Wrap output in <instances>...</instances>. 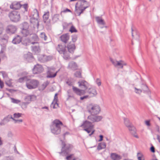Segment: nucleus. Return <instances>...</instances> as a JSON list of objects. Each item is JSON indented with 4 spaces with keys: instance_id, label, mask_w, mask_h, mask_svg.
I'll return each instance as SVG.
<instances>
[{
    "instance_id": "obj_47",
    "label": "nucleus",
    "mask_w": 160,
    "mask_h": 160,
    "mask_svg": "<svg viewBox=\"0 0 160 160\" xmlns=\"http://www.w3.org/2000/svg\"><path fill=\"white\" fill-rule=\"evenodd\" d=\"M10 119L12 120V116L11 115H8L7 117L4 118V120L6 122H9Z\"/></svg>"
},
{
    "instance_id": "obj_12",
    "label": "nucleus",
    "mask_w": 160,
    "mask_h": 160,
    "mask_svg": "<svg viewBox=\"0 0 160 160\" xmlns=\"http://www.w3.org/2000/svg\"><path fill=\"white\" fill-rule=\"evenodd\" d=\"M134 92L137 94L140 95L142 92H145L148 89V87L145 84H141L140 88L137 87H134Z\"/></svg>"
},
{
    "instance_id": "obj_43",
    "label": "nucleus",
    "mask_w": 160,
    "mask_h": 160,
    "mask_svg": "<svg viewBox=\"0 0 160 160\" xmlns=\"http://www.w3.org/2000/svg\"><path fill=\"white\" fill-rule=\"evenodd\" d=\"M124 123L126 126L127 127L130 126L131 125V123L129 122V120L127 118H124Z\"/></svg>"
},
{
    "instance_id": "obj_44",
    "label": "nucleus",
    "mask_w": 160,
    "mask_h": 160,
    "mask_svg": "<svg viewBox=\"0 0 160 160\" xmlns=\"http://www.w3.org/2000/svg\"><path fill=\"white\" fill-rule=\"evenodd\" d=\"M40 37L45 41H46L47 39V37L46 36L45 33L44 32H41L40 35Z\"/></svg>"
},
{
    "instance_id": "obj_55",
    "label": "nucleus",
    "mask_w": 160,
    "mask_h": 160,
    "mask_svg": "<svg viewBox=\"0 0 160 160\" xmlns=\"http://www.w3.org/2000/svg\"><path fill=\"white\" fill-rule=\"evenodd\" d=\"M13 136V134L10 131L8 132L7 134V136L9 138H12Z\"/></svg>"
},
{
    "instance_id": "obj_15",
    "label": "nucleus",
    "mask_w": 160,
    "mask_h": 160,
    "mask_svg": "<svg viewBox=\"0 0 160 160\" xmlns=\"http://www.w3.org/2000/svg\"><path fill=\"white\" fill-rule=\"evenodd\" d=\"M94 115H90L88 116V119L93 122H98L101 121L102 118L100 116H94Z\"/></svg>"
},
{
    "instance_id": "obj_33",
    "label": "nucleus",
    "mask_w": 160,
    "mask_h": 160,
    "mask_svg": "<svg viewBox=\"0 0 160 160\" xmlns=\"http://www.w3.org/2000/svg\"><path fill=\"white\" fill-rule=\"evenodd\" d=\"M31 41L30 38L29 39L26 37L22 38V43L23 44L27 45Z\"/></svg>"
},
{
    "instance_id": "obj_45",
    "label": "nucleus",
    "mask_w": 160,
    "mask_h": 160,
    "mask_svg": "<svg viewBox=\"0 0 160 160\" xmlns=\"http://www.w3.org/2000/svg\"><path fill=\"white\" fill-rule=\"evenodd\" d=\"M22 29L28 30L29 26L28 23L27 22H24L22 24Z\"/></svg>"
},
{
    "instance_id": "obj_36",
    "label": "nucleus",
    "mask_w": 160,
    "mask_h": 160,
    "mask_svg": "<svg viewBox=\"0 0 160 160\" xmlns=\"http://www.w3.org/2000/svg\"><path fill=\"white\" fill-rule=\"evenodd\" d=\"M32 17L38 18V12L37 9H33V11L32 13Z\"/></svg>"
},
{
    "instance_id": "obj_3",
    "label": "nucleus",
    "mask_w": 160,
    "mask_h": 160,
    "mask_svg": "<svg viewBox=\"0 0 160 160\" xmlns=\"http://www.w3.org/2000/svg\"><path fill=\"white\" fill-rule=\"evenodd\" d=\"M63 125L62 122L58 119H55L52 122L50 126L51 132L54 134H59L61 131V127Z\"/></svg>"
},
{
    "instance_id": "obj_39",
    "label": "nucleus",
    "mask_w": 160,
    "mask_h": 160,
    "mask_svg": "<svg viewBox=\"0 0 160 160\" xmlns=\"http://www.w3.org/2000/svg\"><path fill=\"white\" fill-rule=\"evenodd\" d=\"M67 92L68 93V99L70 98H74L73 93L71 90H68Z\"/></svg>"
},
{
    "instance_id": "obj_46",
    "label": "nucleus",
    "mask_w": 160,
    "mask_h": 160,
    "mask_svg": "<svg viewBox=\"0 0 160 160\" xmlns=\"http://www.w3.org/2000/svg\"><path fill=\"white\" fill-rule=\"evenodd\" d=\"M10 98L11 102L14 103L18 104L21 102V101L18 99H15L12 98Z\"/></svg>"
},
{
    "instance_id": "obj_35",
    "label": "nucleus",
    "mask_w": 160,
    "mask_h": 160,
    "mask_svg": "<svg viewBox=\"0 0 160 160\" xmlns=\"http://www.w3.org/2000/svg\"><path fill=\"white\" fill-rule=\"evenodd\" d=\"M106 147V143L104 142L100 143L98 144L97 149L98 150H100L102 149L105 148Z\"/></svg>"
},
{
    "instance_id": "obj_7",
    "label": "nucleus",
    "mask_w": 160,
    "mask_h": 160,
    "mask_svg": "<svg viewBox=\"0 0 160 160\" xmlns=\"http://www.w3.org/2000/svg\"><path fill=\"white\" fill-rule=\"evenodd\" d=\"M80 127L83 128L84 130L89 133L91 132L92 129L94 128V125L90 122L86 121L80 126Z\"/></svg>"
},
{
    "instance_id": "obj_48",
    "label": "nucleus",
    "mask_w": 160,
    "mask_h": 160,
    "mask_svg": "<svg viewBox=\"0 0 160 160\" xmlns=\"http://www.w3.org/2000/svg\"><path fill=\"white\" fill-rule=\"evenodd\" d=\"M27 79H28L27 77H24L20 78L18 79V82H22L23 81H26H26Z\"/></svg>"
},
{
    "instance_id": "obj_25",
    "label": "nucleus",
    "mask_w": 160,
    "mask_h": 160,
    "mask_svg": "<svg viewBox=\"0 0 160 160\" xmlns=\"http://www.w3.org/2000/svg\"><path fill=\"white\" fill-rule=\"evenodd\" d=\"M61 40L65 43H66L69 39V36L68 33L61 35L60 37Z\"/></svg>"
},
{
    "instance_id": "obj_20",
    "label": "nucleus",
    "mask_w": 160,
    "mask_h": 160,
    "mask_svg": "<svg viewBox=\"0 0 160 160\" xmlns=\"http://www.w3.org/2000/svg\"><path fill=\"white\" fill-rule=\"evenodd\" d=\"M86 91L88 94L92 97L96 96L97 94L96 89L92 87L91 85Z\"/></svg>"
},
{
    "instance_id": "obj_60",
    "label": "nucleus",
    "mask_w": 160,
    "mask_h": 160,
    "mask_svg": "<svg viewBox=\"0 0 160 160\" xmlns=\"http://www.w3.org/2000/svg\"><path fill=\"white\" fill-rule=\"evenodd\" d=\"M150 122L149 120H146L145 121V123L147 126H149L150 125Z\"/></svg>"
},
{
    "instance_id": "obj_57",
    "label": "nucleus",
    "mask_w": 160,
    "mask_h": 160,
    "mask_svg": "<svg viewBox=\"0 0 160 160\" xmlns=\"http://www.w3.org/2000/svg\"><path fill=\"white\" fill-rule=\"evenodd\" d=\"M88 95L84 96L83 97H82L80 98V99L81 100H83L84 99L88 98Z\"/></svg>"
},
{
    "instance_id": "obj_11",
    "label": "nucleus",
    "mask_w": 160,
    "mask_h": 160,
    "mask_svg": "<svg viewBox=\"0 0 160 160\" xmlns=\"http://www.w3.org/2000/svg\"><path fill=\"white\" fill-rule=\"evenodd\" d=\"M110 61L115 67L119 68H122L124 66L127 65L126 63L123 60H121L118 61L110 59Z\"/></svg>"
},
{
    "instance_id": "obj_9",
    "label": "nucleus",
    "mask_w": 160,
    "mask_h": 160,
    "mask_svg": "<svg viewBox=\"0 0 160 160\" xmlns=\"http://www.w3.org/2000/svg\"><path fill=\"white\" fill-rule=\"evenodd\" d=\"M36 99V97L34 95H30L26 96L24 98L25 102L22 103L21 106L22 108H26L27 105L30 103L32 101H34Z\"/></svg>"
},
{
    "instance_id": "obj_49",
    "label": "nucleus",
    "mask_w": 160,
    "mask_h": 160,
    "mask_svg": "<svg viewBox=\"0 0 160 160\" xmlns=\"http://www.w3.org/2000/svg\"><path fill=\"white\" fill-rule=\"evenodd\" d=\"M48 83L47 82H44L42 85L41 87V89L42 90H44L48 85Z\"/></svg>"
},
{
    "instance_id": "obj_31",
    "label": "nucleus",
    "mask_w": 160,
    "mask_h": 160,
    "mask_svg": "<svg viewBox=\"0 0 160 160\" xmlns=\"http://www.w3.org/2000/svg\"><path fill=\"white\" fill-rule=\"evenodd\" d=\"M96 21L100 25H104L105 24L103 20L102 17H95Z\"/></svg>"
},
{
    "instance_id": "obj_22",
    "label": "nucleus",
    "mask_w": 160,
    "mask_h": 160,
    "mask_svg": "<svg viewBox=\"0 0 160 160\" xmlns=\"http://www.w3.org/2000/svg\"><path fill=\"white\" fill-rule=\"evenodd\" d=\"M67 68L72 70H75L78 69V66L75 62L72 61L69 63Z\"/></svg>"
},
{
    "instance_id": "obj_32",
    "label": "nucleus",
    "mask_w": 160,
    "mask_h": 160,
    "mask_svg": "<svg viewBox=\"0 0 160 160\" xmlns=\"http://www.w3.org/2000/svg\"><path fill=\"white\" fill-rule=\"evenodd\" d=\"M60 15L58 14H55L52 16V21L53 23L59 21Z\"/></svg>"
},
{
    "instance_id": "obj_30",
    "label": "nucleus",
    "mask_w": 160,
    "mask_h": 160,
    "mask_svg": "<svg viewBox=\"0 0 160 160\" xmlns=\"http://www.w3.org/2000/svg\"><path fill=\"white\" fill-rule=\"evenodd\" d=\"M22 41L21 37L19 35H17L13 39L12 42L14 44H17L19 43Z\"/></svg>"
},
{
    "instance_id": "obj_56",
    "label": "nucleus",
    "mask_w": 160,
    "mask_h": 160,
    "mask_svg": "<svg viewBox=\"0 0 160 160\" xmlns=\"http://www.w3.org/2000/svg\"><path fill=\"white\" fill-rule=\"evenodd\" d=\"M7 122L5 121V120H4V118L2 120L1 122H0V125L1 126L3 125H5Z\"/></svg>"
},
{
    "instance_id": "obj_64",
    "label": "nucleus",
    "mask_w": 160,
    "mask_h": 160,
    "mask_svg": "<svg viewBox=\"0 0 160 160\" xmlns=\"http://www.w3.org/2000/svg\"><path fill=\"white\" fill-rule=\"evenodd\" d=\"M99 137H100V138L99 140L98 141L101 142L102 140L103 136V135H101L99 136Z\"/></svg>"
},
{
    "instance_id": "obj_51",
    "label": "nucleus",
    "mask_w": 160,
    "mask_h": 160,
    "mask_svg": "<svg viewBox=\"0 0 160 160\" xmlns=\"http://www.w3.org/2000/svg\"><path fill=\"white\" fill-rule=\"evenodd\" d=\"M69 31L72 33L76 32L77 31L75 28L73 26H72L69 30Z\"/></svg>"
},
{
    "instance_id": "obj_23",
    "label": "nucleus",
    "mask_w": 160,
    "mask_h": 160,
    "mask_svg": "<svg viewBox=\"0 0 160 160\" xmlns=\"http://www.w3.org/2000/svg\"><path fill=\"white\" fill-rule=\"evenodd\" d=\"M21 6L20 2H14L10 5V7L11 8L14 9H19Z\"/></svg>"
},
{
    "instance_id": "obj_62",
    "label": "nucleus",
    "mask_w": 160,
    "mask_h": 160,
    "mask_svg": "<svg viewBox=\"0 0 160 160\" xmlns=\"http://www.w3.org/2000/svg\"><path fill=\"white\" fill-rule=\"evenodd\" d=\"M95 130L94 129V128H92V130H91V133H90V134H89V136H91V135H92V134H93L94 133V132H95Z\"/></svg>"
},
{
    "instance_id": "obj_28",
    "label": "nucleus",
    "mask_w": 160,
    "mask_h": 160,
    "mask_svg": "<svg viewBox=\"0 0 160 160\" xmlns=\"http://www.w3.org/2000/svg\"><path fill=\"white\" fill-rule=\"evenodd\" d=\"M31 33V32L28 30L22 29L21 31V34L22 36L25 37L30 36Z\"/></svg>"
},
{
    "instance_id": "obj_13",
    "label": "nucleus",
    "mask_w": 160,
    "mask_h": 160,
    "mask_svg": "<svg viewBox=\"0 0 160 160\" xmlns=\"http://www.w3.org/2000/svg\"><path fill=\"white\" fill-rule=\"evenodd\" d=\"M22 114L19 113H14L13 116H12V120L14 123L20 124L23 122V120L21 119H18L22 117Z\"/></svg>"
},
{
    "instance_id": "obj_14",
    "label": "nucleus",
    "mask_w": 160,
    "mask_h": 160,
    "mask_svg": "<svg viewBox=\"0 0 160 160\" xmlns=\"http://www.w3.org/2000/svg\"><path fill=\"white\" fill-rule=\"evenodd\" d=\"M38 60L41 62H44L51 60L52 57L51 56H46L39 55L38 56Z\"/></svg>"
},
{
    "instance_id": "obj_19",
    "label": "nucleus",
    "mask_w": 160,
    "mask_h": 160,
    "mask_svg": "<svg viewBox=\"0 0 160 160\" xmlns=\"http://www.w3.org/2000/svg\"><path fill=\"white\" fill-rule=\"evenodd\" d=\"M16 30L17 28L15 26L10 25L7 26L6 32L8 33L13 34L16 32Z\"/></svg>"
},
{
    "instance_id": "obj_50",
    "label": "nucleus",
    "mask_w": 160,
    "mask_h": 160,
    "mask_svg": "<svg viewBox=\"0 0 160 160\" xmlns=\"http://www.w3.org/2000/svg\"><path fill=\"white\" fill-rule=\"evenodd\" d=\"M3 160H15V159L12 157H5L3 158Z\"/></svg>"
},
{
    "instance_id": "obj_40",
    "label": "nucleus",
    "mask_w": 160,
    "mask_h": 160,
    "mask_svg": "<svg viewBox=\"0 0 160 160\" xmlns=\"http://www.w3.org/2000/svg\"><path fill=\"white\" fill-rule=\"evenodd\" d=\"M137 157L138 160H145L143 155L141 153H138Z\"/></svg>"
},
{
    "instance_id": "obj_27",
    "label": "nucleus",
    "mask_w": 160,
    "mask_h": 160,
    "mask_svg": "<svg viewBox=\"0 0 160 160\" xmlns=\"http://www.w3.org/2000/svg\"><path fill=\"white\" fill-rule=\"evenodd\" d=\"M38 18L31 17L30 19L31 22L33 23L34 26H36L37 28H38L39 26V21Z\"/></svg>"
},
{
    "instance_id": "obj_4",
    "label": "nucleus",
    "mask_w": 160,
    "mask_h": 160,
    "mask_svg": "<svg viewBox=\"0 0 160 160\" xmlns=\"http://www.w3.org/2000/svg\"><path fill=\"white\" fill-rule=\"evenodd\" d=\"M57 49L59 53L62 54V56L65 59L67 60L69 58V53L67 51L65 45H58Z\"/></svg>"
},
{
    "instance_id": "obj_52",
    "label": "nucleus",
    "mask_w": 160,
    "mask_h": 160,
    "mask_svg": "<svg viewBox=\"0 0 160 160\" xmlns=\"http://www.w3.org/2000/svg\"><path fill=\"white\" fill-rule=\"evenodd\" d=\"M4 30V27L3 24L0 22V35L1 34Z\"/></svg>"
},
{
    "instance_id": "obj_53",
    "label": "nucleus",
    "mask_w": 160,
    "mask_h": 160,
    "mask_svg": "<svg viewBox=\"0 0 160 160\" xmlns=\"http://www.w3.org/2000/svg\"><path fill=\"white\" fill-rule=\"evenodd\" d=\"M77 39V36L76 35H73L72 36V40L73 42H75Z\"/></svg>"
},
{
    "instance_id": "obj_34",
    "label": "nucleus",
    "mask_w": 160,
    "mask_h": 160,
    "mask_svg": "<svg viewBox=\"0 0 160 160\" xmlns=\"http://www.w3.org/2000/svg\"><path fill=\"white\" fill-rule=\"evenodd\" d=\"M66 159L67 160H76L78 159V158L75 157L74 154H71L68 156Z\"/></svg>"
},
{
    "instance_id": "obj_8",
    "label": "nucleus",
    "mask_w": 160,
    "mask_h": 160,
    "mask_svg": "<svg viewBox=\"0 0 160 160\" xmlns=\"http://www.w3.org/2000/svg\"><path fill=\"white\" fill-rule=\"evenodd\" d=\"M8 16L10 20L14 22H18L21 18L19 12L16 11H13L10 12Z\"/></svg>"
},
{
    "instance_id": "obj_16",
    "label": "nucleus",
    "mask_w": 160,
    "mask_h": 160,
    "mask_svg": "<svg viewBox=\"0 0 160 160\" xmlns=\"http://www.w3.org/2000/svg\"><path fill=\"white\" fill-rule=\"evenodd\" d=\"M31 43L34 44H36V45L32 47V51L33 53L35 54H38L40 51V49L39 48V45L37 42H32Z\"/></svg>"
},
{
    "instance_id": "obj_63",
    "label": "nucleus",
    "mask_w": 160,
    "mask_h": 160,
    "mask_svg": "<svg viewBox=\"0 0 160 160\" xmlns=\"http://www.w3.org/2000/svg\"><path fill=\"white\" fill-rule=\"evenodd\" d=\"M150 150L152 152H155V148L153 146H152L150 148Z\"/></svg>"
},
{
    "instance_id": "obj_37",
    "label": "nucleus",
    "mask_w": 160,
    "mask_h": 160,
    "mask_svg": "<svg viewBox=\"0 0 160 160\" xmlns=\"http://www.w3.org/2000/svg\"><path fill=\"white\" fill-rule=\"evenodd\" d=\"M49 16V12H45L43 15V18L44 22H46L47 20L48 19Z\"/></svg>"
},
{
    "instance_id": "obj_6",
    "label": "nucleus",
    "mask_w": 160,
    "mask_h": 160,
    "mask_svg": "<svg viewBox=\"0 0 160 160\" xmlns=\"http://www.w3.org/2000/svg\"><path fill=\"white\" fill-rule=\"evenodd\" d=\"M39 84L38 80L35 79H27L26 82V86L29 89H32L37 88Z\"/></svg>"
},
{
    "instance_id": "obj_54",
    "label": "nucleus",
    "mask_w": 160,
    "mask_h": 160,
    "mask_svg": "<svg viewBox=\"0 0 160 160\" xmlns=\"http://www.w3.org/2000/svg\"><path fill=\"white\" fill-rule=\"evenodd\" d=\"M95 82L98 86H99L101 85V80L99 78H97Z\"/></svg>"
},
{
    "instance_id": "obj_18",
    "label": "nucleus",
    "mask_w": 160,
    "mask_h": 160,
    "mask_svg": "<svg viewBox=\"0 0 160 160\" xmlns=\"http://www.w3.org/2000/svg\"><path fill=\"white\" fill-rule=\"evenodd\" d=\"M43 70L42 66L39 64H37L34 66L32 69L33 72L34 74H37L42 72Z\"/></svg>"
},
{
    "instance_id": "obj_1",
    "label": "nucleus",
    "mask_w": 160,
    "mask_h": 160,
    "mask_svg": "<svg viewBox=\"0 0 160 160\" xmlns=\"http://www.w3.org/2000/svg\"><path fill=\"white\" fill-rule=\"evenodd\" d=\"M78 87L82 89L72 86V90L74 92L79 96L85 94L86 91L90 86V84L84 80H80L78 82Z\"/></svg>"
},
{
    "instance_id": "obj_58",
    "label": "nucleus",
    "mask_w": 160,
    "mask_h": 160,
    "mask_svg": "<svg viewBox=\"0 0 160 160\" xmlns=\"http://www.w3.org/2000/svg\"><path fill=\"white\" fill-rule=\"evenodd\" d=\"M155 129L158 132H160L159 127L157 125L155 126Z\"/></svg>"
},
{
    "instance_id": "obj_26",
    "label": "nucleus",
    "mask_w": 160,
    "mask_h": 160,
    "mask_svg": "<svg viewBox=\"0 0 160 160\" xmlns=\"http://www.w3.org/2000/svg\"><path fill=\"white\" fill-rule=\"evenodd\" d=\"M67 48L68 51V52H72L75 49V46L73 43L70 42L68 44Z\"/></svg>"
},
{
    "instance_id": "obj_41",
    "label": "nucleus",
    "mask_w": 160,
    "mask_h": 160,
    "mask_svg": "<svg viewBox=\"0 0 160 160\" xmlns=\"http://www.w3.org/2000/svg\"><path fill=\"white\" fill-rule=\"evenodd\" d=\"M74 75L75 77L78 78H82L81 72L80 71H76Z\"/></svg>"
},
{
    "instance_id": "obj_21",
    "label": "nucleus",
    "mask_w": 160,
    "mask_h": 160,
    "mask_svg": "<svg viewBox=\"0 0 160 160\" xmlns=\"http://www.w3.org/2000/svg\"><path fill=\"white\" fill-rule=\"evenodd\" d=\"M128 128L131 134L136 138H138V137L136 133V129L132 125L128 127Z\"/></svg>"
},
{
    "instance_id": "obj_10",
    "label": "nucleus",
    "mask_w": 160,
    "mask_h": 160,
    "mask_svg": "<svg viewBox=\"0 0 160 160\" xmlns=\"http://www.w3.org/2000/svg\"><path fill=\"white\" fill-rule=\"evenodd\" d=\"M61 141L62 142V148L61 152H60V153H68L72 148V145L68 143L66 144L65 142L62 140Z\"/></svg>"
},
{
    "instance_id": "obj_17",
    "label": "nucleus",
    "mask_w": 160,
    "mask_h": 160,
    "mask_svg": "<svg viewBox=\"0 0 160 160\" xmlns=\"http://www.w3.org/2000/svg\"><path fill=\"white\" fill-rule=\"evenodd\" d=\"M48 69L47 78H52L56 76L58 71H57L55 73H53L55 70V68H48Z\"/></svg>"
},
{
    "instance_id": "obj_5",
    "label": "nucleus",
    "mask_w": 160,
    "mask_h": 160,
    "mask_svg": "<svg viewBox=\"0 0 160 160\" xmlns=\"http://www.w3.org/2000/svg\"><path fill=\"white\" fill-rule=\"evenodd\" d=\"M88 112L92 115H97L99 113L101 108L97 104H90L88 106Z\"/></svg>"
},
{
    "instance_id": "obj_38",
    "label": "nucleus",
    "mask_w": 160,
    "mask_h": 160,
    "mask_svg": "<svg viewBox=\"0 0 160 160\" xmlns=\"http://www.w3.org/2000/svg\"><path fill=\"white\" fill-rule=\"evenodd\" d=\"M57 101H53L51 105V107L53 108H56L58 107V104L57 102Z\"/></svg>"
},
{
    "instance_id": "obj_29",
    "label": "nucleus",
    "mask_w": 160,
    "mask_h": 160,
    "mask_svg": "<svg viewBox=\"0 0 160 160\" xmlns=\"http://www.w3.org/2000/svg\"><path fill=\"white\" fill-rule=\"evenodd\" d=\"M30 39L31 41L33 40L36 41L35 42H37L39 40V38L38 36L35 34H32V33L30 35Z\"/></svg>"
},
{
    "instance_id": "obj_2",
    "label": "nucleus",
    "mask_w": 160,
    "mask_h": 160,
    "mask_svg": "<svg viewBox=\"0 0 160 160\" xmlns=\"http://www.w3.org/2000/svg\"><path fill=\"white\" fill-rule=\"evenodd\" d=\"M90 6L89 3L85 0H81L75 6V10L78 16H80L85 10Z\"/></svg>"
},
{
    "instance_id": "obj_42",
    "label": "nucleus",
    "mask_w": 160,
    "mask_h": 160,
    "mask_svg": "<svg viewBox=\"0 0 160 160\" xmlns=\"http://www.w3.org/2000/svg\"><path fill=\"white\" fill-rule=\"evenodd\" d=\"M67 84L70 86H73V85L74 83V82L72 78L68 79L66 82Z\"/></svg>"
},
{
    "instance_id": "obj_61",
    "label": "nucleus",
    "mask_w": 160,
    "mask_h": 160,
    "mask_svg": "<svg viewBox=\"0 0 160 160\" xmlns=\"http://www.w3.org/2000/svg\"><path fill=\"white\" fill-rule=\"evenodd\" d=\"M23 7L24 8L25 11H27L28 6L27 4H25L23 5Z\"/></svg>"
},
{
    "instance_id": "obj_59",
    "label": "nucleus",
    "mask_w": 160,
    "mask_h": 160,
    "mask_svg": "<svg viewBox=\"0 0 160 160\" xmlns=\"http://www.w3.org/2000/svg\"><path fill=\"white\" fill-rule=\"evenodd\" d=\"M57 95H58L57 93H56L55 94V95L54 97V99L53 101H58V97H57Z\"/></svg>"
},
{
    "instance_id": "obj_24",
    "label": "nucleus",
    "mask_w": 160,
    "mask_h": 160,
    "mask_svg": "<svg viewBox=\"0 0 160 160\" xmlns=\"http://www.w3.org/2000/svg\"><path fill=\"white\" fill-rule=\"evenodd\" d=\"M110 157L112 160H120L122 159V157L115 153L111 154Z\"/></svg>"
}]
</instances>
